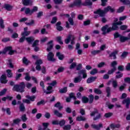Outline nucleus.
<instances>
[{"mask_svg": "<svg viewBox=\"0 0 130 130\" xmlns=\"http://www.w3.org/2000/svg\"><path fill=\"white\" fill-rule=\"evenodd\" d=\"M25 15H29V16L32 15V13H31V10L29 8H25Z\"/></svg>", "mask_w": 130, "mask_h": 130, "instance_id": "nucleus-36", "label": "nucleus"}, {"mask_svg": "<svg viewBox=\"0 0 130 130\" xmlns=\"http://www.w3.org/2000/svg\"><path fill=\"white\" fill-rule=\"evenodd\" d=\"M47 58L49 61H55L54 54L52 52H49L47 54Z\"/></svg>", "mask_w": 130, "mask_h": 130, "instance_id": "nucleus-9", "label": "nucleus"}, {"mask_svg": "<svg viewBox=\"0 0 130 130\" xmlns=\"http://www.w3.org/2000/svg\"><path fill=\"white\" fill-rule=\"evenodd\" d=\"M81 6H83V3H82V0H75L73 3L69 5V8H81Z\"/></svg>", "mask_w": 130, "mask_h": 130, "instance_id": "nucleus-6", "label": "nucleus"}, {"mask_svg": "<svg viewBox=\"0 0 130 130\" xmlns=\"http://www.w3.org/2000/svg\"><path fill=\"white\" fill-rule=\"evenodd\" d=\"M82 102L84 104H86L89 102V98L87 96H82Z\"/></svg>", "mask_w": 130, "mask_h": 130, "instance_id": "nucleus-29", "label": "nucleus"}, {"mask_svg": "<svg viewBox=\"0 0 130 130\" xmlns=\"http://www.w3.org/2000/svg\"><path fill=\"white\" fill-rule=\"evenodd\" d=\"M25 25L27 26H34V25H35V20H31L30 22H25Z\"/></svg>", "mask_w": 130, "mask_h": 130, "instance_id": "nucleus-37", "label": "nucleus"}, {"mask_svg": "<svg viewBox=\"0 0 130 130\" xmlns=\"http://www.w3.org/2000/svg\"><path fill=\"white\" fill-rule=\"evenodd\" d=\"M22 4L24 6H29L30 5V0H22Z\"/></svg>", "mask_w": 130, "mask_h": 130, "instance_id": "nucleus-49", "label": "nucleus"}, {"mask_svg": "<svg viewBox=\"0 0 130 130\" xmlns=\"http://www.w3.org/2000/svg\"><path fill=\"white\" fill-rule=\"evenodd\" d=\"M25 86L27 89H31L32 85L31 83H30L29 82H27L25 84Z\"/></svg>", "mask_w": 130, "mask_h": 130, "instance_id": "nucleus-64", "label": "nucleus"}, {"mask_svg": "<svg viewBox=\"0 0 130 130\" xmlns=\"http://www.w3.org/2000/svg\"><path fill=\"white\" fill-rule=\"evenodd\" d=\"M116 75L115 76V79H120L123 76V74L118 71L116 72Z\"/></svg>", "mask_w": 130, "mask_h": 130, "instance_id": "nucleus-28", "label": "nucleus"}, {"mask_svg": "<svg viewBox=\"0 0 130 130\" xmlns=\"http://www.w3.org/2000/svg\"><path fill=\"white\" fill-rule=\"evenodd\" d=\"M99 112L97 109H94V110L90 113V116H94L93 119L94 121L98 120V119H100V118H101L102 115H101V114L99 113ZM95 114L98 115L95 116Z\"/></svg>", "mask_w": 130, "mask_h": 130, "instance_id": "nucleus-4", "label": "nucleus"}, {"mask_svg": "<svg viewBox=\"0 0 130 130\" xmlns=\"http://www.w3.org/2000/svg\"><path fill=\"white\" fill-rule=\"evenodd\" d=\"M0 28L1 29H5V24H4V20L3 18L0 17Z\"/></svg>", "mask_w": 130, "mask_h": 130, "instance_id": "nucleus-39", "label": "nucleus"}, {"mask_svg": "<svg viewBox=\"0 0 130 130\" xmlns=\"http://www.w3.org/2000/svg\"><path fill=\"white\" fill-rule=\"evenodd\" d=\"M112 86L113 88H114L115 89L117 88V86H118V83H117V81L113 80L112 81Z\"/></svg>", "mask_w": 130, "mask_h": 130, "instance_id": "nucleus-45", "label": "nucleus"}, {"mask_svg": "<svg viewBox=\"0 0 130 130\" xmlns=\"http://www.w3.org/2000/svg\"><path fill=\"white\" fill-rule=\"evenodd\" d=\"M120 127V124H110V128L112 129H114V128H119Z\"/></svg>", "mask_w": 130, "mask_h": 130, "instance_id": "nucleus-24", "label": "nucleus"}, {"mask_svg": "<svg viewBox=\"0 0 130 130\" xmlns=\"http://www.w3.org/2000/svg\"><path fill=\"white\" fill-rule=\"evenodd\" d=\"M4 8L7 11H12V9H13V7L9 4H5L4 5Z\"/></svg>", "mask_w": 130, "mask_h": 130, "instance_id": "nucleus-32", "label": "nucleus"}, {"mask_svg": "<svg viewBox=\"0 0 130 130\" xmlns=\"http://www.w3.org/2000/svg\"><path fill=\"white\" fill-rule=\"evenodd\" d=\"M1 82L2 84H7L8 80H7V76L3 75L1 76Z\"/></svg>", "mask_w": 130, "mask_h": 130, "instance_id": "nucleus-16", "label": "nucleus"}, {"mask_svg": "<svg viewBox=\"0 0 130 130\" xmlns=\"http://www.w3.org/2000/svg\"><path fill=\"white\" fill-rule=\"evenodd\" d=\"M40 85L41 87H42V89L44 91V93H46V94H51V93H52L53 92V91H47L45 90V89H44V88H45V86L44 85V82H43V81H41L40 82Z\"/></svg>", "mask_w": 130, "mask_h": 130, "instance_id": "nucleus-13", "label": "nucleus"}, {"mask_svg": "<svg viewBox=\"0 0 130 130\" xmlns=\"http://www.w3.org/2000/svg\"><path fill=\"white\" fill-rule=\"evenodd\" d=\"M22 61H23V63H24V64H29V61L25 57H24L23 58Z\"/></svg>", "mask_w": 130, "mask_h": 130, "instance_id": "nucleus-59", "label": "nucleus"}, {"mask_svg": "<svg viewBox=\"0 0 130 130\" xmlns=\"http://www.w3.org/2000/svg\"><path fill=\"white\" fill-rule=\"evenodd\" d=\"M125 7L124 6H121L117 10V13H122L124 11Z\"/></svg>", "mask_w": 130, "mask_h": 130, "instance_id": "nucleus-48", "label": "nucleus"}, {"mask_svg": "<svg viewBox=\"0 0 130 130\" xmlns=\"http://www.w3.org/2000/svg\"><path fill=\"white\" fill-rule=\"evenodd\" d=\"M127 40H128V39L126 37L123 36H121V37H120V41L121 42H125V41H127Z\"/></svg>", "mask_w": 130, "mask_h": 130, "instance_id": "nucleus-30", "label": "nucleus"}, {"mask_svg": "<svg viewBox=\"0 0 130 130\" xmlns=\"http://www.w3.org/2000/svg\"><path fill=\"white\" fill-rule=\"evenodd\" d=\"M91 127L94 129L100 130L101 127H103V124L100 123L96 125L95 124H92L91 125Z\"/></svg>", "mask_w": 130, "mask_h": 130, "instance_id": "nucleus-14", "label": "nucleus"}, {"mask_svg": "<svg viewBox=\"0 0 130 130\" xmlns=\"http://www.w3.org/2000/svg\"><path fill=\"white\" fill-rule=\"evenodd\" d=\"M69 96H70V98H71V99L72 98H73L74 100H77V97L75 96V93L74 92L70 93L69 94Z\"/></svg>", "mask_w": 130, "mask_h": 130, "instance_id": "nucleus-51", "label": "nucleus"}, {"mask_svg": "<svg viewBox=\"0 0 130 130\" xmlns=\"http://www.w3.org/2000/svg\"><path fill=\"white\" fill-rule=\"evenodd\" d=\"M19 110L21 112H25L26 111V108L24 104L21 103L19 105Z\"/></svg>", "mask_w": 130, "mask_h": 130, "instance_id": "nucleus-23", "label": "nucleus"}, {"mask_svg": "<svg viewBox=\"0 0 130 130\" xmlns=\"http://www.w3.org/2000/svg\"><path fill=\"white\" fill-rule=\"evenodd\" d=\"M12 47L11 46H8L6 47L4 49L3 51H0V55L1 54H6L8 51H9V54L10 55H12V54H14L15 53V51L12 50Z\"/></svg>", "mask_w": 130, "mask_h": 130, "instance_id": "nucleus-5", "label": "nucleus"}, {"mask_svg": "<svg viewBox=\"0 0 130 130\" xmlns=\"http://www.w3.org/2000/svg\"><path fill=\"white\" fill-rule=\"evenodd\" d=\"M54 114L57 117H62V113H59L57 110H54Z\"/></svg>", "mask_w": 130, "mask_h": 130, "instance_id": "nucleus-27", "label": "nucleus"}, {"mask_svg": "<svg viewBox=\"0 0 130 130\" xmlns=\"http://www.w3.org/2000/svg\"><path fill=\"white\" fill-rule=\"evenodd\" d=\"M115 71H116V67L113 68L111 70L108 71V75H111V74H113Z\"/></svg>", "mask_w": 130, "mask_h": 130, "instance_id": "nucleus-46", "label": "nucleus"}, {"mask_svg": "<svg viewBox=\"0 0 130 130\" xmlns=\"http://www.w3.org/2000/svg\"><path fill=\"white\" fill-rule=\"evenodd\" d=\"M59 93L61 94H63L66 93V92H68V87H64L63 88L60 89L59 90Z\"/></svg>", "mask_w": 130, "mask_h": 130, "instance_id": "nucleus-35", "label": "nucleus"}, {"mask_svg": "<svg viewBox=\"0 0 130 130\" xmlns=\"http://www.w3.org/2000/svg\"><path fill=\"white\" fill-rule=\"evenodd\" d=\"M66 124V121L64 119H62L59 122V125L60 126H63Z\"/></svg>", "mask_w": 130, "mask_h": 130, "instance_id": "nucleus-53", "label": "nucleus"}, {"mask_svg": "<svg viewBox=\"0 0 130 130\" xmlns=\"http://www.w3.org/2000/svg\"><path fill=\"white\" fill-rule=\"evenodd\" d=\"M106 92L107 93V97H109V96H110L111 95V88H110V87H108L106 88Z\"/></svg>", "mask_w": 130, "mask_h": 130, "instance_id": "nucleus-42", "label": "nucleus"}, {"mask_svg": "<svg viewBox=\"0 0 130 130\" xmlns=\"http://www.w3.org/2000/svg\"><path fill=\"white\" fill-rule=\"evenodd\" d=\"M78 75H82L83 79H86L87 78V73L85 70H82L78 72Z\"/></svg>", "mask_w": 130, "mask_h": 130, "instance_id": "nucleus-15", "label": "nucleus"}, {"mask_svg": "<svg viewBox=\"0 0 130 130\" xmlns=\"http://www.w3.org/2000/svg\"><path fill=\"white\" fill-rule=\"evenodd\" d=\"M24 75L25 76L24 79L26 81H30V80H31V77H30V75H29V73H24Z\"/></svg>", "mask_w": 130, "mask_h": 130, "instance_id": "nucleus-40", "label": "nucleus"}, {"mask_svg": "<svg viewBox=\"0 0 130 130\" xmlns=\"http://www.w3.org/2000/svg\"><path fill=\"white\" fill-rule=\"evenodd\" d=\"M108 12L114 13V12H115V9H114V8H112L111 6H108L107 8H105L104 10H102L101 9H98L96 11H94L93 14L99 15L100 17H104L105 14L108 13Z\"/></svg>", "mask_w": 130, "mask_h": 130, "instance_id": "nucleus-1", "label": "nucleus"}, {"mask_svg": "<svg viewBox=\"0 0 130 130\" xmlns=\"http://www.w3.org/2000/svg\"><path fill=\"white\" fill-rule=\"evenodd\" d=\"M109 26L108 25L106 24L103 27H102V31H103V35H106L107 34V28H108Z\"/></svg>", "mask_w": 130, "mask_h": 130, "instance_id": "nucleus-25", "label": "nucleus"}, {"mask_svg": "<svg viewBox=\"0 0 130 130\" xmlns=\"http://www.w3.org/2000/svg\"><path fill=\"white\" fill-rule=\"evenodd\" d=\"M96 79H97V77L96 76L91 77L88 78L86 82L87 84H90L91 83H93V82H94V81H96Z\"/></svg>", "mask_w": 130, "mask_h": 130, "instance_id": "nucleus-18", "label": "nucleus"}, {"mask_svg": "<svg viewBox=\"0 0 130 130\" xmlns=\"http://www.w3.org/2000/svg\"><path fill=\"white\" fill-rule=\"evenodd\" d=\"M21 119L23 122L27 121V119H28L27 118V115L25 114L21 116Z\"/></svg>", "mask_w": 130, "mask_h": 130, "instance_id": "nucleus-44", "label": "nucleus"}, {"mask_svg": "<svg viewBox=\"0 0 130 130\" xmlns=\"http://www.w3.org/2000/svg\"><path fill=\"white\" fill-rule=\"evenodd\" d=\"M98 73V70L96 69H93L90 73V75L94 76V75H96Z\"/></svg>", "mask_w": 130, "mask_h": 130, "instance_id": "nucleus-50", "label": "nucleus"}, {"mask_svg": "<svg viewBox=\"0 0 130 130\" xmlns=\"http://www.w3.org/2000/svg\"><path fill=\"white\" fill-rule=\"evenodd\" d=\"M119 25H122V21H119L118 22H114L112 24V28L113 31H117V30H119Z\"/></svg>", "mask_w": 130, "mask_h": 130, "instance_id": "nucleus-8", "label": "nucleus"}, {"mask_svg": "<svg viewBox=\"0 0 130 130\" xmlns=\"http://www.w3.org/2000/svg\"><path fill=\"white\" fill-rule=\"evenodd\" d=\"M26 98H27V99H29L30 101L33 102L35 101V99L36 98V96H35V95L31 96L30 95H26Z\"/></svg>", "mask_w": 130, "mask_h": 130, "instance_id": "nucleus-38", "label": "nucleus"}, {"mask_svg": "<svg viewBox=\"0 0 130 130\" xmlns=\"http://www.w3.org/2000/svg\"><path fill=\"white\" fill-rule=\"evenodd\" d=\"M121 3H122L123 5L129 6L130 7V1L129 0H120Z\"/></svg>", "mask_w": 130, "mask_h": 130, "instance_id": "nucleus-31", "label": "nucleus"}, {"mask_svg": "<svg viewBox=\"0 0 130 130\" xmlns=\"http://www.w3.org/2000/svg\"><path fill=\"white\" fill-rule=\"evenodd\" d=\"M100 52H101L100 50H93L91 51V53L92 55H96V54H98V53H100Z\"/></svg>", "mask_w": 130, "mask_h": 130, "instance_id": "nucleus-52", "label": "nucleus"}, {"mask_svg": "<svg viewBox=\"0 0 130 130\" xmlns=\"http://www.w3.org/2000/svg\"><path fill=\"white\" fill-rule=\"evenodd\" d=\"M25 88H26L25 82H22L19 84V85H15L13 86V91H16V92L23 93V92H25Z\"/></svg>", "mask_w": 130, "mask_h": 130, "instance_id": "nucleus-3", "label": "nucleus"}, {"mask_svg": "<svg viewBox=\"0 0 130 130\" xmlns=\"http://www.w3.org/2000/svg\"><path fill=\"white\" fill-rule=\"evenodd\" d=\"M39 44V40H37L35 41L32 44V47H35V46H38Z\"/></svg>", "mask_w": 130, "mask_h": 130, "instance_id": "nucleus-58", "label": "nucleus"}, {"mask_svg": "<svg viewBox=\"0 0 130 130\" xmlns=\"http://www.w3.org/2000/svg\"><path fill=\"white\" fill-rule=\"evenodd\" d=\"M71 128H72V125L70 124L64 125V126L63 127V129L64 130H70Z\"/></svg>", "mask_w": 130, "mask_h": 130, "instance_id": "nucleus-47", "label": "nucleus"}, {"mask_svg": "<svg viewBox=\"0 0 130 130\" xmlns=\"http://www.w3.org/2000/svg\"><path fill=\"white\" fill-rule=\"evenodd\" d=\"M76 39V38L75 37V36L70 34L67 36V38L66 39L64 40V43L66 44H69L70 42H71V45H68V49L69 50H73L74 49V44H75L76 43L75 42V40Z\"/></svg>", "mask_w": 130, "mask_h": 130, "instance_id": "nucleus-2", "label": "nucleus"}, {"mask_svg": "<svg viewBox=\"0 0 130 130\" xmlns=\"http://www.w3.org/2000/svg\"><path fill=\"white\" fill-rule=\"evenodd\" d=\"M47 48L46 49L47 51H51L52 48H53V41H50L47 43Z\"/></svg>", "mask_w": 130, "mask_h": 130, "instance_id": "nucleus-11", "label": "nucleus"}, {"mask_svg": "<svg viewBox=\"0 0 130 130\" xmlns=\"http://www.w3.org/2000/svg\"><path fill=\"white\" fill-rule=\"evenodd\" d=\"M30 34L31 31H23L21 32V36H22L23 37H27V36L30 35Z\"/></svg>", "mask_w": 130, "mask_h": 130, "instance_id": "nucleus-33", "label": "nucleus"}, {"mask_svg": "<svg viewBox=\"0 0 130 130\" xmlns=\"http://www.w3.org/2000/svg\"><path fill=\"white\" fill-rule=\"evenodd\" d=\"M93 92L95 94H98V95L102 94V91H101L99 88H94L93 89Z\"/></svg>", "mask_w": 130, "mask_h": 130, "instance_id": "nucleus-34", "label": "nucleus"}, {"mask_svg": "<svg viewBox=\"0 0 130 130\" xmlns=\"http://www.w3.org/2000/svg\"><path fill=\"white\" fill-rule=\"evenodd\" d=\"M37 17L38 18H41V17H42V16H43V12L42 11H40L37 14Z\"/></svg>", "mask_w": 130, "mask_h": 130, "instance_id": "nucleus-60", "label": "nucleus"}, {"mask_svg": "<svg viewBox=\"0 0 130 130\" xmlns=\"http://www.w3.org/2000/svg\"><path fill=\"white\" fill-rule=\"evenodd\" d=\"M120 30H126V29H127V25H121L120 27Z\"/></svg>", "mask_w": 130, "mask_h": 130, "instance_id": "nucleus-63", "label": "nucleus"}, {"mask_svg": "<svg viewBox=\"0 0 130 130\" xmlns=\"http://www.w3.org/2000/svg\"><path fill=\"white\" fill-rule=\"evenodd\" d=\"M7 73L8 74L7 77L8 78H12L13 77V73H12V71L10 69L7 70Z\"/></svg>", "mask_w": 130, "mask_h": 130, "instance_id": "nucleus-43", "label": "nucleus"}, {"mask_svg": "<svg viewBox=\"0 0 130 130\" xmlns=\"http://www.w3.org/2000/svg\"><path fill=\"white\" fill-rule=\"evenodd\" d=\"M38 11V7L37 6H35L33 7L32 10H31V13L32 15L33 13H35Z\"/></svg>", "mask_w": 130, "mask_h": 130, "instance_id": "nucleus-55", "label": "nucleus"}, {"mask_svg": "<svg viewBox=\"0 0 130 130\" xmlns=\"http://www.w3.org/2000/svg\"><path fill=\"white\" fill-rule=\"evenodd\" d=\"M77 121H86L87 120V118H86L84 116H80L76 117Z\"/></svg>", "mask_w": 130, "mask_h": 130, "instance_id": "nucleus-22", "label": "nucleus"}, {"mask_svg": "<svg viewBox=\"0 0 130 130\" xmlns=\"http://www.w3.org/2000/svg\"><path fill=\"white\" fill-rule=\"evenodd\" d=\"M43 63V61H42V60L41 59L37 60L36 62V70H37V71H41V66H40V64H42Z\"/></svg>", "mask_w": 130, "mask_h": 130, "instance_id": "nucleus-10", "label": "nucleus"}, {"mask_svg": "<svg viewBox=\"0 0 130 130\" xmlns=\"http://www.w3.org/2000/svg\"><path fill=\"white\" fill-rule=\"evenodd\" d=\"M56 41L57 42H58V43H59V44H63V42H62V41H61V37H57L56 38Z\"/></svg>", "mask_w": 130, "mask_h": 130, "instance_id": "nucleus-54", "label": "nucleus"}, {"mask_svg": "<svg viewBox=\"0 0 130 130\" xmlns=\"http://www.w3.org/2000/svg\"><path fill=\"white\" fill-rule=\"evenodd\" d=\"M77 67V63L76 62H73L72 64L70 65V70H73V69H75Z\"/></svg>", "mask_w": 130, "mask_h": 130, "instance_id": "nucleus-57", "label": "nucleus"}, {"mask_svg": "<svg viewBox=\"0 0 130 130\" xmlns=\"http://www.w3.org/2000/svg\"><path fill=\"white\" fill-rule=\"evenodd\" d=\"M68 21L70 24V25H72L73 26L74 25V19L72 17H69L68 18Z\"/></svg>", "mask_w": 130, "mask_h": 130, "instance_id": "nucleus-61", "label": "nucleus"}, {"mask_svg": "<svg viewBox=\"0 0 130 130\" xmlns=\"http://www.w3.org/2000/svg\"><path fill=\"white\" fill-rule=\"evenodd\" d=\"M89 103L90 104H92V103H93V101H94V95H93V94L89 95Z\"/></svg>", "mask_w": 130, "mask_h": 130, "instance_id": "nucleus-41", "label": "nucleus"}, {"mask_svg": "<svg viewBox=\"0 0 130 130\" xmlns=\"http://www.w3.org/2000/svg\"><path fill=\"white\" fill-rule=\"evenodd\" d=\"M6 92H7V89L4 88L3 90H2L0 92V96H4V95H5V94H6Z\"/></svg>", "mask_w": 130, "mask_h": 130, "instance_id": "nucleus-62", "label": "nucleus"}, {"mask_svg": "<svg viewBox=\"0 0 130 130\" xmlns=\"http://www.w3.org/2000/svg\"><path fill=\"white\" fill-rule=\"evenodd\" d=\"M81 81H82V77L81 76H79L75 77L73 81L75 84H78V83H81Z\"/></svg>", "mask_w": 130, "mask_h": 130, "instance_id": "nucleus-20", "label": "nucleus"}, {"mask_svg": "<svg viewBox=\"0 0 130 130\" xmlns=\"http://www.w3.org/2000/svg\"><path fill=\"white\" fill-rule=\"evenodd\" d=\"M122 104H125V107L127 109L129 108V104H130V98H127L126 99H124L122 101Z\"/></svg>", "mask_w": 130, "mask_h": 130, "instance_id": "nucleus-12", "label": "nucleus"}, {"mask_svg": "<svg viewBox=\"0 0 130 130\" xmlns=\"http://www.w3.org/2000/svg\"><path fill=\"white\" fill-rule=\"evenodd\" d=\"M93 5V3L91 1V0H85V2L83 3V6H90Z\"/></svg>", "mask_w": 130, "mask_h": 130, "instance_id": "nucleus-21", "label": "nucleus"}, {"mask_svg": "<svg viewBox=\"0 0 130 130\" xmlns=\"http://www.w3.org/2000/svg\"><path fill=\"white\" fill-rule=\"evenodd\" d=\"M56 56H57L60 60H63V58H64V55L62 54L60 52L56 53Z\"/></svg>", "mask_w": 130, "mask_h": 130, "instance_id": "nucleus-17", "label": "nucleus"}, {"mask_svg": "<svg viewBox=\"0 0 130 130\" xmlns=\"http://www.w3.org/2000/svg\"><path fill=\"white\" fill-rule=\"evenodd\" d=\"M106 52L109 54V58H113V59H116V54L118 53V51L115 50L113 52L111 53L110 51L107 50Z\"/></svg>", "mask_w": 130, "mask_h": 130, "instance_id": "nucleus-7", "label": "nucleus"}, {"mask_svg": "<svg viewBox=\"0 0 130 130\" xmlns=\"http://www.w3.org/2000/svg\"><path fill=\"white\" fill-rule=\"evenodd\" d=\"M25 40L27 41L28 44H31L33 41L35 40V38H34V37H29L26 38Z\"/></svg>", "mask_w": 130, "mask_h": 130, "instance_id": "nucleus-19", "label": "nucleus"}, {"mask_svg": "<svg viewBox=\"0 0 130 130\" xmlns=\"http://www.w3.org/2000/svg\"><path fill=\"white\" fill-rule=\"evenodd\" d=\"M128 54V52L124 51L121 54V57L122 58H125V57H126V56H127Z\"/></svg>", "mask_w": 130, "mask_h": 130, "instance_id": "nucleus-56", "label": "nucleus"}, {"mask_svg": "<svg viewBox=\"0 0 130 130\" xmlns=\"http://www.w3.org/2000/svg\"><path fill=\"white\" fill-rule=\"evenodd\" d=\"M54 107H56L57 108H58V110L60 111L63 108V107L61 105H60V102H58L57 103H56L54 105Z\"/></svg>", "mask_w": 130, "mask_h": 130, "instance_id": "nucleus-26", "label": "nucleus"}]
</instances>
